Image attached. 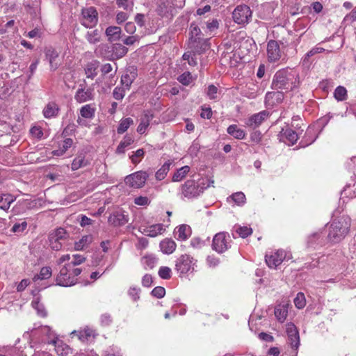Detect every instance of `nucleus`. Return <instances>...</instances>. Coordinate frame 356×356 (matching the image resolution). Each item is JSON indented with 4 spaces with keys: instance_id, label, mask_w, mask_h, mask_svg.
I'll return each mask as SVG.
<instances>
[{
    "instance_id": "72a5a7b5",
    "label": "nucleus",
    "mask_w": 356,
    "mask_h": 356,
    "mask_svg": "<svg viewBox=\"0 0 356 356\" xmlns=\"http://www.w3.org/2000/svg\"><path fill=\"white\" fill-rule=\"evenodd\" d=\"M190 171V167L188 165H185L179 169H178L173 175L172 181H181L186 175Z\"/></svg>"
},
{
    "instance_id": "c756f323",
    "label": "nucleus",
    "mask_w": 356,
    "mask_h": 356,
    "mask_svg": "<svg viewBox=\"0 0 356 356\" xmlns=\"http://www.w3.org/2000/svg\"><path fill=\"white\" fill-rule=\"evenodd\" d=\"M15 200V198L10 194L0 195V209L6 211L10 204Z\"/></svg>"
},
{
    "instance_id": "052dcab7",
    "label": "nucleus",
    "mask_w": 356,
    "mask_h": 356,
    "mask_svg": "<svg viewBox=\"0 0 356 356\" xmlns=\"http://www.w3.org/2000/svg\"><path fill=\"white\" fill-rule=\"evenodd\" d=\"M165 294V290L162 286H156L152 291V295L157 298H163Z\"/></svg>"
},
{
    "instance_id": "69168bd1",
    "label": "nucleus",
    "mask_w": 356,
    "mask_h": 356,
    "mask_svg": "<svg viewBox=\"0 0 356 356\" xmlns=\"http://www.w3.org/2000/svg\"><path fill=\"white\" fill-rule=\"evenodd\" d=\"M325 49L322 47H316L312 49L309 51H308L307 53V54L305 55V60L308 59L309 57L313 56L314 55H315L316 54L321 53Z\"/></svg>"
},
{
    "instance_id": "c9c22d12",
    "label": "nucleus",
    "mask_w": 356,
    "mask_h": 356,
    "mask_svg": "<svg viewBox=\"0 0 356 356\" xmlns=\"http://www.w3.org/2000/svg\"><path fill=\"white\" fill-rule=\"evenodd\" d=\"M172 165V162L170 161H166L161 168L156 172V178L157 180H163L168 171L170 170V165Z\"/></svg>"
},
{
    "instance_id": "0eeeda50",
    "label": "nucleus",
    "mask_w": 356,
    "mask_h": 356,
    "mask_svg": "<svg viewBox=\"0 0 356 356\" xmlns=\"http://www.w3.org/2000/svg\"><path fill=\"white\" fill-rule=\"evenodd\" d=\"M230 242L231 238L229 234L226 232H220L214 236L212 247L217 252L222 253L230 248Z\"/></svg>"
},
{
    "instance_id": "39448f33",
    "label": "nucleus",
    "mask_w": 356,
    "mask_h": 356,
    "mask_svg": "<svg viewBox=\"0 0 356 356\" xmlns=\"http://www.w3.org/2000/svg\"><path fill=\"white\" fill-rule=\"evenodd\" d=\"M80 22L87 29L95 26L98 22V13L96 8L92 6L83 8Z\"/></svg>"
},
{
    "instance_id": "4c0bfd02",
    "label": "nucleus",
    "mask_w": 356,
    "mask_h": 356,
    "mask_svg": "<svg viewBox=\"0 0 356 356\" xmlns=\"http://www.w3.org/2000/svg\"><path fill=\"white\" fill-rule=\"evenodd\" d=\"M134 143V140L130 136H124L123 140L120 143L116 149L117 154H124L125 149Z\"/></svg>"
},
{
    "instance_id": "0e129e2a",
    "label": "nucleus",
    "mask_w": 356,
    "mask_h": 356,
    "mask_svg": "<svg viewBox=\"0 0 356 356\" xmlns=\"http://www.w3.org/2000/svg\"><path fill=\"white\" fill-rule=\"evenodd\" d=\"M73 258L74 260L70 263L72 264V268L80 265L86 261V258L81 254H74Z\"/></svg>"
},
{
    "instance_id": "dca6fc26",
    "label": "nucleus",
    "mask_w": 356,
    "mask_h": 356,
    "mask_svg": "<svg viewBox=\"0 0 356 356\" xmlns=\"http://www.w3.org/2000/svg\"><path fill=\"white\" fill-rule=\"evenodd\" d=\"M75 100L79 103H83L94 99L93 89L83 88H79L74 95Z\"/></svg>"
},
{
    "instance_id": "de8ad7c7",
    "label": "nucleus",
    "mask_w": 356,
    "mask_h": 356,
    "mask_svg": "<svg viewBox=\"0 0 356 356\" xmlns=\"http://www.w3.org/2000/svg\"><path fill=\"white\" fill-rule=\"evenodd\" d=\"M294 304L298 309H302L306 305V300L303 293H298L294 299Z\"/></svg>"
},
{
    "instance_id": "1a4fd4ad",
    "label": "nucleus",
    "mask_w": 356,
    "mask_h": 356,
    "mask_svg": "<svg viewBox=\"0 0 356 356\" xmlns=\"http://www.w3.org/2000/svg\"><path fill=\"white\" fill-rule=\"evenodd\" d=\"M148 178V174L144 171H138L125 177V184L129 187L142 188Z\"/></svg>"
},
{
    "instance_id": "e433bc0d",
    "label": "nucleus",
    "mask_w": 356,
    "mask_h": 356,
    "mask_svg": "<svg viewBox=\"0 0 356 356\" xmlns=\"http://www.w3.org/2000/svg\"><path fill=\"white\" fill-rule=\"evenodd\" d=\"M95 108L91 104H86L80 109V114L85 118H92L95 115Z\"/></svg>"
},
{
    "instance_id": "7c9ffc66",
    "label": "nucleus",
    "mask_w": 356,
    "mask_h": 356,
    "mask_svg": "<svg viewBox=\"0 0 356 356\" xmlns=\"http://www.w3.org/2000/svg\"><path fill=\"white\" fill-rule=\"evenodd\" d=\"M227 133L236 139H243L245 136V132L236 124H232L227 128Z\"/></svg>"
},
{
    "instance_id": "bf43d9fd",
    "label": "nucleus",
    "mask_w": 356,
    "mask_h": 356,
    "mask_svg": "<svg viewBox=\"0 0 356 356\" xmlns=\"http://www.w3.org/2000/svg\"><path fill=\"white\" fill-rule=\"evenodd\" d=\"M134 203L139 206H147L150 204V200L146 196H139L134 199Z\"/></svg>"
},
{
    "instance_id": "5fc2aeb1",
    "label": "nucleus",
    "mask_w": 356,
    "mask_h": 356,
    "mask_svg": "<svg viewBox=\"0 0 356 356\" xmlns=\"http://www.w3.org/2000/svg\"><path fill=\"white\" fill-rule=\"evenodd\" d=\"M159 277L164 280H169L171 277L172 271L169 267L161 266L158 272Z\"/></svg>"
},
{
    "instance_id": "f8f14e48",
    "label": "nucleus",
    "mask_w": 356,
    "mask_h": 356,
    "mask_svg": "<svg viewBox=\"0 0 356 356\" xmlns=\"http://www.w3.org/2000/svg\"><path fill=\"white\" fill-rule=\"evenodd\" d=\"M252 17V11L246 5L238 6L233 12V19L239 24L248 23Z\"/></svg>"
},
{
    "instance_id": "58836bf2",
    "label": "nucleus",
    "mask_w": 356,
    "mask_h": 356,
    "mask_svg": "<svg viewBox=\"0 0 356 356\" xmlns=\"http://www.w3.org/2000/svg\"><path fill=\"white\" fill-rule=\"evenodd\" d=\"M134 124V120L131 118H127L121 120L120 124L118 127V133L122 134L124 133L129 127Z\"/></svg>"
},
{
    "instance_id": "8fccbe9b",
    "label": "nucleus",
    "mask_w": 356,
    "mask_h": 356,
    "mask_svg": "<svg viewBox=\"0 0 356 356\" xmlns=\"http://www.w3.org/2000/svg\"><path fill=\"white\" fill-rule=\"evenodd\" d=\"M59 343H62V342L58 341V342L57 343L54 344L55 346V350H56V353H58V355H61V356H65L66 355H67L69 353L70 348L66 345H63V344L60 345Z\"/></svg>"
},
{
    "instance_id": "c03bdc74",
    "label": "nucleus",
    "mask_w": 356,
    "mask_h": 356,
    "mask_svg": "<svg viewBox=\"0 0 356 356\" xmlns=\"http://www.w3.org/2000/svg\"><path fill=\"white\" fill-rule=\"evenodd\" d=\"M334 97L338 101H343L347 98V90L343 86H338L334 92Z\"/></svg>"
},
{
    "instance_id": "b1692460",
    "label": "nucleus",
    "mask_w": 356,
    "mask_h": 356,
    "mask_svg": "<svg viewBox=\"0 0 356 356\" xmlns=\"http://www.w3.org/2000/svg\"><path fill=\"white\" fill-rule=\"evenodd\" d=\"M59 107L54 102H49L43 109V115L45 118H51L57 116Z\"/></svg>"
},
{
    "instance_id": "864d4df0",
    "label": "nucleus",
    "mask_w": 356,
    "mask_h": 356,
    "mask_svg": "<svg viewBox=\"0 0 356 356\" xmlns=\"http://www.w3.org/2000/svg\"><path fill=\"white\" fill-rule=\"evenodd\" d=\"M145 152L143 149H138L136 152H133V154L130 156V159L133 163L136 164L140 161V159L143 158Z\"/></svg>"
},
{
    "instance_id": "423d86ee",
    "label": "nucleus",
    "mask_w": 356,
    "mask_h": 356,
    "mask_svg": "<svg viewBox=\"0 0 356 356\" xmlns=\"http://www.w3.org/2000/svg\"><path fill=\"white\" fill-rule=\"evenodd\" d=\"M68 234L65 229L58 228L51 231L49 234V244L50 248L56 251L60 250L62 248V241L65 240Z\"/></svg>"
},
{
    "instance_id": "bb28decb",
    "label": "nucleus",
    "mask_w": 356,
    "mask_h": 356,
    "mask_svg": "<svg viewBox=\"0 0 356 356\" xmlns=\"http://www.w3.org/2000/svg\"><path fill=\"white\" fill-rule=\"evenodd\" d=\"M175 234L177 235L178 239L186 240L191 236V229L187 225H181L176 228Z\"/></svg>"
},
{
    "instance_id": "603ef678",
    "label": "nucleus",
    "mask_w": 356,
    "mask_h": 356,
    "mask_svg": "<svg viewBox=\"0 0 356 356\" xmlns=\"http://www.w3.org/2000/svg\"><path fill=\"white\" fill-rule=\"evenodd\" d=\"M177 80L184 86H188L192 81V75L189 72H186L181 74Z\"/></svg>"
},
{
    "instance_id": "a211bd4d",
    "label": "nucleus",
    "mask_w": 356,
    "mask_h": 356,
    "mask_svg": "<svg viewBox=\"0 0 356 356\" xmlns=\"http://www.w3.org/2000/svg\"><path fill=\"white\" fill-rule=\"evenodd\" d=\"M45 56L49 60L51 70L53 71L56 70L60 65L58 52L52 48H49L45 51Z\"/></svg>"
},
{
    "instance_id": "6e6552de",
    "label": "nucleus",
    "mask_w": 356,
    "mask_h": 356,
    "mask_svg": "<svg viewBox=\"0 0 356 356\" xmlns=\"http://www.w3.org/2000/svg\"><path fill=\"white\" fill-rule=\"evenodd\" d=\"M72 268L71 264H67L60 270L59 274L56 277L57 285L61 286H70L76 284V279L71 276L69 273Z\"/></svg>"
},
{
    "instance_id": "a878e982",
    "label": "nucleus",
    "mask_w": 356,
    "mask_h": 356,
    "mask_svg": "<svg viewBox=\"0 0 356 356\" xmlns=\"http://www.w3.org/2000/svg\"><path fill=\"white\" fill-rule=\"evenodd\" d=\"M112 56L113 58H121L128 52V49L120 43L113 44L112 46Z\"/></svg>"
},
{
    "instance_id": "4468645a",
    "label": "nucleus",
    "mask_w": 356,
    "mask_h": 356,
    "mask_svg": "<svg viewBox=\"0 0 356 356\" xmlns=\"http://www.w3.org/2000/svg\"><path fill=\"white\" fill-rule=\"evenodd\" d=\"M267 56L270 62L278 61L281 56L282 52L278 42L275 40H270L267 44Z\"/></svg>"
},
{
    "instance_id": "4d7b16f0",
    "label": "nucleus",
    "mask_w": 356,
    "mask_h": 356,
    "mask_svg": "<svg viewBox=\"0 0 356 356\" xmlns=\"http://www.w3.org/2000/svg\"><path fill=\"white\" fill-rule=\"evenodd\" d=\"M182 58L184 60H187L188 65H190L191 66H195L197 65V59L195 56V54H193L192 55L191 52H185L182 56Z\"/></svg>"
},
{
    "instance_id": "5701e85b",
    "label": "nucleus",
    "mask_w": 356,
    "mask_h": 356,
    "mask_svg": "<svg viewBox=\"0 0 356 356\" xmlns=\"http://www.w3.org/2000/svg\"><path fill=\"white\" fill-rule=\"evenodd\" d=\"M121 32L120 27L111 26L106 29L105 34L108 37V41L114 42L120 40Z\"/></svg>"
},
{
    "instance_id": "338daca9",
    "label": "nucleus",
    "mask_w": 356,
    "mask_h": 356,
    "mask_svg": "<svg viewBox=\"0 0 356 356\" xmlns=\"http://www.w3.org/2000/svg\"><path fill=\"white\" fill-rule=\"evenodd\" d=\"M112 322V318L110 314H104L101 316V323L102 325L104 326H107L111 324Z\"/></svg>"
},
{
    "instance_id": "cd10ccee",
    "label": "nucleus",
    "mask_w": 356,
    "mask_h": 356,
    "mask_svg": "<svg viewBox=\"0 0 356 356\" xmlns=\"http://www.w3.org/2000/svg\"><path fill=\"white\" fill-rule=\"evenodd\" d=\"M85 38L88 43L96 44L101 41V32L98 29L89 31L86 33Z\"/></svg>"
},
{
    "instance_id": "49530a36",
    "label": "nucleus",
    "mask_w": 356,
    "mask_h": 356,
    "mask_svg": "<svg viewBox=\"0 0 356 356\" xmlns=\"http://www.w3.org/2000/svg\"><path fill=\"white\" fill-rule=\"evenodd\" d=\"M283 135L291 145H293L298 140V134L291 129H286Z\"/></svg>"
},
{
    "instance_id": "a18cd8bd",
    "label": "nucleus",
    "mask_w": 356,
    "mask_h": 356,
    "mask_svg": "<svg viewBox=\"0 0 356 356\" xmlns=\"http://www.w3.org/2000/svg\"><path fill=\"white\" fill-rule=\"evenodd\" d=\"M31 305H32L33 307L37 310L38 314L40 316H42V317L47 316V311L45 310L44 306L40 302L38 298H35L32 301Z\"/></svg>"
},
{
    "instance_id": "aec40b11",
    "label": "nucleus",
    "mask_w": 356,
    "mask_h": 356,
    "mask_svg": "<svg viewBox=\"0 0 356 356\" xmlns=\"http://www.w3.org/2000/svg\"><path fill=\"white\" fill-rule=\"evenodd\" d=\"M152 118H153V114L150 111H146L144 112V114L140 119V122L137 128V131L140 134H143L145 132V131H146L147 128L149 127V122L152 120Z\"/></svg>"
},
{
    "instance_id": "7ed1b4c3",
    "label": "nucleus",
    "mask_w": 356,
    "mask_h": 356,
    "mask_svg": "<svg viewBox=\"0 0 356 356\" xmlns=\"http://www.w3.org/2000/svg\"><path fill=\"white\" fill-rule=\"evenodd\" d=\"M209 186L204 179L195 181L193 179L187 180L181 186V197L192 199L198 197L204 190Z\"/></svg>"
},
{
    "instance_id": "09e8293b",
    "label": "nucleus",
    "mask_w": 356,
    "mask_h": 356,
    "mask_svg": "<svg viewBox=\"0 0 356 356\" xmlns=\"http://www.w3.org/2000/svg\"><path fill=\"white\" fill-rule=\"evenodd\" d=\"M284 98V94L282 92H268L266 95V99L270 100L275 99L277 103L281 102Z\"/></svg>"
},
{
    "instance_id": "2eb2a0df",
    "label": "nucleus",
    "mask_w": 356,
    "mask_h": 356,
    "mask_svg": "<svg viewBox=\"0 0 356 356\" xmlns=\"http://www.w3.org/2000/svg\"><path fill=\"white\" fill-rule=\"evenodd\" d=\"M286 326L289 343L293 348L297 349L300 345L298 330L292 323H287Z\"/></svg>"
},
{
    "instance_id": "473e14b6",
    "label": "nucleus",
    "mask_w": 356,
    "mask_h": 356,
    "mask_svg": "<svg viewBox=\"0 0 356 356\" xmlns=\"http://www.w3.org/2000/svg\"><path fill=\"white\" fill-rule=\"evenodd\" d=\"M97 61H92L91 63H88L85 68V73L87 78L93 79L97 74Z\"/></svg>"
},
{
    "instance_id": "13d9d810",
    "label": "nucleus",
    "mask_w": 356,
    "mask_h": 356,
    "mask_svg": "<svg viewBox=\"0 0 356 356\" xmlns=\"http://www.w3.org/2000/svg\"><path fill=\"white\" fill-rule=\"evenodd\" d=\"M140 289L137 287H131L128 291V294L131 297L134 301H137L140 298Z\"/></svg>"
},
{
    "instance_id": "f3484780",
    "label": "nucleus",
    "mask_w": 356,
    "mask_h": 356,
    "mask_svg": "<svg viewBox=\"0 0 356 356\" xmlns=\"http://www.w3.org/2000/svg\"><path fill=\"white\" fill-rule=\"evenodd\" d=\"M108 222L113 226L124 225L128 222L127 217L120 211L112 213L108 217Z\"/></svg>"
},
{
    "instance_id": "f704fd0d",
    "label": "nucleus",
    "mask_w": 356,
    "mask_h": 356,
    "mask_svg": "<svg viewBox=\"0 0 356 356\" xmlns=\"http://www.w3.org/2000/svg\"><path fill=\"white\" fill-rule=\"evenodd\" d=\"M245 195L242 192H236L227 197V201L234 202L238 206L243 205L245 202Z\"/></svg>"
},
{
    "instance_id": "6ab92c4d",
    "label": "nucleus",
    "mask_w": 356,
    "mask_h": 356,
    "mask_svg": "<svg viewBox=\"0 0 356 356\" xmlns=\"http://www.w3.org/2000/svg\"><path fill=\"white\" fill-rule=\"evenodd\" d=\"M268 113L266 111H263L252 115L248 120L246 124L249 127H259L262 122L268 117Z\"/></svg>"
},
{
    "instance_id": "9b49d317",
    "label": "nucleus",
    "mask_w": 356,
    "mask_h": 356,
    "mask_svg": "<svg viewBox=\"0 0 356 356\" xmlns=\"http://www.w3.org/2000/svg\"><path fill=\"white\" fill-rule=\"evenodd\" d=\"M193 258L188 254L181 255L177 260L175 270L181 275L194 270Z\"/></svg>"
},
{
    "instance_id": "4be33fe9",
    "label": "nucleus",
    "mask_w": 356,
    "mask_h": 356,
    "mask_svg": "<svg viewBox=\"0 0 356 356\" xmlns=\"http://www.w3.org/2000/svg\"><path fill=\"white\" fill-rule=\"evenodd\" d=\"M164 231L163 225L155 224L144 228L143 233L150 237H156L159 234H161Z\"/></svg>"
},
{
    "instance_id": "412c9836",
    "label": "nucleus",
    "mask_w": 356,
    "mask_h": 356,
    "mask_svg": "<svg viewBox=\"0 0 356 356\" xmlns=\"http://www.w3.org/2000/svg\"><path fill=\"white\" fill-rule=\"evenodd\" d=\"M289 306L290 304L286 302L280 304L275 308V316L280 322L283 323L286 320Z\"/></svg>"
},
{
    "instance_id": "9d476101",
    "label": "nucleus",
    "mask_w": 356,
    "mask_h": 356,
    "mask_svg": "<svg viewBox=\"0 0 356 356\" xmlns=\"http://www.w3.org/2000/svg\"><path fill=\"white\" fill-rule=\"evenodd\" d=\"M291 258V255L288 254L286 251L283 250H278L271 254H266L265 257V260L267 265L271 268H275L282 262L287 259H289Z\"/></svg>"
},
{
    "instance_id": "774afa93",
    "label": "nucleus",
    "mask_w": 356,
    "mask_h": 356,
    "mask_svg": "<svg viewBox=\"0 0 356 356\" xmlns=\"http://www.w3.org/2000/svg\"><path fill=\"white\" fill-rule=\"evenodd\" d=\"M152 283V277L150 275L146 274L142 279V284L145 287H149Z\"/></svg>"
},
{
    "instance_id": "f03ea898",
    "label": "nucleus",
    "mask_w": 356,
    "mask_h": 356,
    "mask_svg": "<svg viewBox=\"0 0 356 356\" xmlns=\"http://www.w3.org/2000/svg\"><path fill=\"white\" fill-rule=\"evenodd\" d=\"M350 226V218L348 216H343L334 219L329 227V240L334 243L340 241L348 232Z\"/></svg>"
},
{
    "instance_id": "2f4dec72",
    "label": "nucleus",
    "mask_w": 356,
    "mask_h": 356,
    "mask_svg": "<svg viewBox=\"0 0 356 356\" xmlns=\"http://www.w3.org/2000/svg\"><path fill=\"white\" fill-rule=\"evenodd\" d=\"M52 272L51 268L49 266L42 267L40 269V273L36 274L33 277V280L34 282H37L38 280H47L51 276Z\"/></svg>"
},
{
    "instance_id": "ddd939ff",
    "label": "nucleus",
    "mask_w": 356,
    "mask_h": 356,
    "mask_svg": "<svg viewBox=\"0 0 356 356\" xmlns=\"http://www.w3.org/2000/svg\"><path fill=\"white\" fill-rule=\"evenodd\" d=\"M71 336L72 337H76L82 342H87L94 339L97 333L92 328L86 326L78 330H74L71 332Z\"/></svg>"
},
{
    "instance_id": "79ce46f5",
    "label": "nucleus",
    "mask_w": 356,
    "mask_h": 356,
    "mask_svg": "<svg viewBox=\"0 0 356 356\" xmlns=\"http://www.w3.org/2000/svg\"><path fill=\"white\" fill-rule=\"evenodd\" d=\"M42 332L47 334L48 338L49 339V341H48L49 343L56 344L58 342V340L56 336V334L54 332L51 330V328L49 326H44L42 328Z\"/></svg>"
},
{
    "instance_id": "393cba45",
    "label": "nucleus",
    "mask_w": 356,
    "mask_h": 356,
    "mask_svg": "<svg viewBox=\"0 0 356 356\" xmlns=\"http://www.w3.org/2000/svg\"><path fill=\"white\" fill-rule=\"evenodd\" d=\"M175 242L170 238H165L160 243L161 251L165 254H172L176 249Z\"/></svg>"
},
{
    "instance_id": "680f3d73",
    "label": "nucleus",
    "mask_w": 356,
    "mask_h": 356,
    "mask_svg": "<svg viewBox=\"0 0 356 356\" xmlns=\"http://www.w3.org/2000/svg\"><path fill=\"white\" fill-rule=\"evenodd\" d=\"M124 89V88H115L113 92V97L117 100L122 99L125 95Z\"/></svg>"
},
{
    "instance_id": "c85d7f7f",
    "label": "nucleus",
    "mask_w": 356,
    "mask_h": 356,
    "mask_svg": "<svg viewBox=\"0 0 356 356\" xmlns=\"http://www.w3.org/2000/svg\"><path fill=\"white\" fill-rule=\"evenodd\" d=\"M93 238L92 235H86L74 243L75 250H83L88 248V245L92 242Z\"/></svg>"
},
{
    "instance_id": "a19ab883",
    "label": "nucleus",
    "mask_w": 356,
    "mask_h": 356,
    "mask_svg": "<svg viewBox=\"0 0 356 356\" xmlns=\"http://www.w3.org/2000/svg\"><path fill=\"white\" fill-rule=\"evenodd\" d=\"M88 164V161L85 159L83 156H76L72 161V170H76L80 168L86 166Z\"/></svg>"
},
{
    "instance_id": "20e7f679",
    "label": "nucleus",
    "mask_w": 356,
    "mask_h": 356,
    "mask_svg": "<svg viewBox=\"0 0 356 356\" xmlns=\"http://www.w3.org/2000/svg\"><path fill=\"white\" fill-rule=\"evenodd\" d=\"M201 30L195 23H192L190 26L189 43L191 47L197 54H202L209 48L207 40L200 37Z\"/></svg>"
},
{
    "instance_id": "3c124183",
    "label": "nucleus",
    "mask_w": 356,
    "mask_h": 356,
    "mask_svg": "<svg viewBox=\"0 0 356 356\" xmlns=\"http://www.w3.org/2000/svg\"><path fill=\"white\" fill-rule=\"evenodd\" d=\"M235 232L237 234H238V235L241 237L245 238L252 234V228L247 227V226H243V227L240 226V227H236Z\"/></svg>"
},
{
    "instance_id": "ea45409f",
    "label": "nucleus",
    "mask_w": 356,
    "mask_h": 356,
    "mask_svg": "<svg viewBox=\"0 0 356 356\" xmlns=\"http://www.w3.org/2000/svg\"><path fill=\"white\" fill-rule=\"evenodd\" d=\"M26 228H27V222L24 219H23V220H19L18 222H15L13 225V226L12 227L11 231L16 234H20Z\"/></svg>"
},
{
    "instance_id": "f257e3e1",
    "label": "nucleus",
    "mask_w": 356,
    "mask_h": 356,
    "mask_svg": "<svg viewBox=\"0 0 356 356\" xmlns=\"http://www.w3.org/2000/svg\"><path fill=\"white\" fill-rule=\"evenodd\" d=\"M298 75L291 71L286 69L280 70L273 76L272 88L285 92L292 90L298 86Z\"/></svg>"
},
{
    "instance_id": "6e6d98bb",
    "label": "nucleus",
    "mask_w": 356,
    "mask_h": 356,
    "mask_svg": "<svg viewBox=\"0 0 356 356\" xmlns=\"http://www.w3.org/2000/svg\"><path fill=\"white\" fill-rule=\"evenodd\" d=\"M134 79V76L129 75L126 74L121 77V83L124 86V88L127 90L129 89L130 86L133 83Z\"/></svg>"
},
{
    "instance_id": "e2e57ef3",
    "label": "nucleus",
    "mask_w": 356,
    "mask_h": 356,
    "mask_svg": "<svg viewBox=\"0 0 356 356\" xmlns=\"http://www.w3.org/2000/svg\"><path fill=\"white\" fill-rule=\"evenodd\" d=\"M218 88L214 85L209 86L207 88V96L211 99H215L217 98Z\"/></svg>"
},
{
    "instance_id": "37998d69",
    "label": "nucleus",
    "mask_w": 356,
    "mask_h": 356,
    "mask_svg": "<svg viewBox=\"0 0 356 356\" xmlns=\"http://www.w3.org/2000/svg\"><path fill=\"white\" fill-rule=\"evenodd\" d=\"M156 261V258L153 255H146L142 258V262L145 268L152 269Z\"/></svg>"
}]
</instances>
